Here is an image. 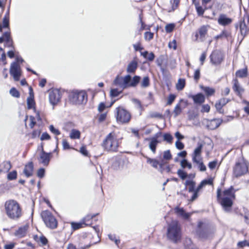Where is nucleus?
Listing matches in <instances>:
<instances>
[{
	"label": "nucleus",
	"mask_w": 249,
	"mask_h": 249,
	"mask_svg": "<svg viewBox=\"0 0 249 249\" xmlns=\"http://www.w3.org/2000/svg\"><path fill=\"white\" fill-rule=\"evenodd\" d=\"M4 209L8 217L13 220L19 219L23 215L20 204L14 199L7 200L4 203Z\"/></svg>",
	"instance_id": "1"
},
{
	"label": "nucleus",
	"mask_w": 249,
	"mask_h": 249,
	"mask_svg": "<svg viewBox=\"0 0 249 249\" xmlns=\"http://www.w3.org/2000/svg\"><path fill=\"white\" fill-rule=\"evenodd\" d=\"M217 197L220 199V204L226 212H229L232 205L233 201L235 199V191L233 188L231 187L224 190L221 196V189L217 190Z\"/></svg>",
	"instance_id": "2"
},
{
	"label": "nucleus",
	"mask_w": 249,
	"mask_h": 249,
	"mask_svg": "<svg viewBox=\"0 0 249 249\" xmlns=\"http://www.w3.org/2000/svg\"><path fill=\"white\" fill-rule=\"evenodd\" d=\"M167 237L172 242L177 244L181 241L182 237L181 230L178 222L172 221L168 226Z\"/></svg>",
	"instance_id": "3"
},
{
	"label": "nucleus",
	"mask_w": 249,
	"mask_h": 249,
	"mask_svg": "<svg viewBox=\"0 0 249 249\" xmlns=\"http://www.w3.org/2000/svg\"><path fill=\"white\" fill-rule=\"evenodd\" d=\"M141 77L135 75L132 79L130 75H126L124 77H117L114 81V84L120 87L122 89L129 87H135L140 82Z\"/></svg>",
	"instance_id": "4"
},
{
	"label": "nucleus",
	"mask_w": 249,
	"mask_h": 249,
	"mask_svg": "<svg viewBox=\"0 0 249 249\" xmlns=\"http://www.w3.org/2000/svg\"><path fill=\"white\" fill-rule=\"evenodd\" d=\"M249 24V12H246L242 19H241L238 23L236 25V28H238L239 27L240 30V33L241 38L239 36L238 39H240V43L243 40L245 36L249 32V28L248 25Z\"/></svg>",
	"instance_id": "5"
},
{
	"label": "nucleus",
	"mask_w": 249,
	"mask_h": 249,
	"mask_svg": "<svg viewBox=\"0 0 249 249\" xmlns=\"http://www.w3.org/2000/svg\"><path fill=\"white\" fill-rule=\"evenodd\" d=\"M116 121L120 124H127L131 119L130 113L122 107H117L114 111Z\"/></svg>",
	"instance_id": "6"
},
{
	"label": "nucleus",
	"mask_w": 249,
	"mask_h": 249,
	"mask_svg": "<svg viewBox=\"0 0 249 249\" xmlns=\"http://www.w3.org/2000/svg\"><path fill=\"white\" fill-rule=\"evenodd\" d=\"M196 235L202 240L209 238L212 232L208 225L202 222H199L196 231Z\"/></svg>",
	"instance_id": "7"
},
{
	"label": "nucleus",
	"mask_w": 249,
	"mask_h": 249,
	"mask_svg": "<svg viewBox=\"0 0 249 249\" xmlns=\"http://www.w3.org/2000/svg\"><path fill=\"white\" fill-rule=\"evenodd\" d=\"M41 216L47 227L52 229H55L57 227V220L49 211H42L41 213Z\"/></svg>",
	"instance_id": "8"
},
{
	"label": "nucleus",
	"mask_w": 249,
	"mask_h": 249,
	"mask_svg": "<svg viewBox=\"0 0 249 249\" xmlns=\"http://www.w3.org/2000/svg\"><path fill=\"white\" fill-rule=\"evenodd\" d=\"M248 170V163L244 160H242L236 163L233 168V173L235 177H239L247 173Z\"/></svg>",
	"instance_id": "9"
},
{
	"label": "nucleus",
	"mask_w": 249,
	"mask_h": 249,
	"mask_svg": "<svg viewBox=\"0 0 249 249\" xmlns=\"http://www.w3.org/2000/svg\"><path fill=\"white\" fill-rule=\"evenodd\" d=\"M213 179L212 178L203 180L196 188V193L194 195H192L190 200L191 201L195 200L198 197L201 190L206 185L213 186Z\"/></svg>",
	"instance_id": "10"
},
{
	"label": "nucleus",
	"mask_w": 249,
	"mask_h": 249,
	"mask_svg": "<svg viewBox=\"0 0 249 249\" xmlns=\"http://www.w3.org/2000/svg\"><path fill=\"white\" fill-rule=\"evenodd\" d=\"M86 94L83 91L73 92L70 95V100L74 104H81L84 103Z\"/></svg>",
	"instance_id": "11"
},
{
	"label": "nucleus",
	"mask_w": 249,
	"mask_h": 249,
	"mask_svg": "<svg viewBox=\"0 0 249 249\" xmlns=\"http://www.w3.org/2000/svg\"><path fill=\"white\" fill-rule=\"evenodd\" d=\"M61 98L60 91L58 89H53L49 91V101L53 106L57 104Z\"/></svg>",
	"instance_id": "12"
},
{
	"label": "nucleus",
	"mask_w": 249,
	"mask_h": 249,
	"mask_svg": "<svg viewBox=\"0 0 249 249\" xmlns=\"http://www.w3.org/2000/svg\"><path fill=\"white\" fill-rule=\"evenodd\" d=\"M222 121L218 119H213L212 120H208L205 119L202 121V124L206 127L211 130H214L217 128L221 124Z\"/></svg>",
	"instance_id": "13"
},
{
	"label": "nucleus",
	"mask_w": 249,
	"mask_h": 249,
	"mask_svg": "<svg viewBox=\"0 0 249 249\" xmlns=\"http://www.w3.org/2000/svg\"><path fill=\"white\" fill-rule=\"evenodd\" d=\"M10 73L13 76L14 80L18 81L21 75L20 68L19 65L17 62H13L10 67Z\"/></svg>",
	"instance_id": "14"
},
{
	"label": "nucleus",
	"mask_w": 249,
	"mask_h": 249,
	"mask_svg": "<svg viewBox=\"0 0 249 249\" xmlns=\"http://www.w3.org/2000/svg\"><path fill=\"white\" fill-rule=\"evenodd\" d=\"M98 110L100 113L97 116L98 122L100 123L103 122L107 118V107L104 103H101L98 106Z\"/></svg>",
	"instance_id": "15"
},
{
	"label": "nucleus",
	"mask_w": 249,
	"mask_h": 249,
	"mask_svg": "<svg viewBox=\"0 0 249 249\" xmlns=\"http://www.w3.org/2000/svg\"><path fill=\"white\" fill-rule=\"evenodd\" d=\"M211 61L214 65L219 64L223 60V54L219 51H213L210 56Z\"/></svg>",
	"instance_id": "16"
},
{
	"label": "nucleus",
	"mask_w": 249,
	"mask_h": 249,
	"mask_svg": "<svg viewBox=\"0 0 249 249\" xmlns=\"http://www.w3.org/2000/svg\"><path fill=\"white\" fill-rule=\"evenodd\" d=\"M233 19L228 17L225 14H220L217 19L218 23L223 26H226L230 25L232 22Z\"/></svg>",
	"instance_id": "17"
},
{
	"label": "nucleus",
	"mask_w": 249,
	"mask_h": 249,
	"mask_svg": "<svg viewBox=\"0 0 249 249\" xmlns=\"http://www.w3.org/2000/svg\"><path fill=\"white\" fill-rule=\"evenodd\" d=\"M120 137L115 135L114 133H110V147L111 150L116 151L119 145V140Z\"/></svg>",
	"instance_id": "18"
},
{
	"label": "nucleus",
	"mask_w": 249,
	"mask_h": 249,
	"mask_svg": "<svg viewBox=\"0 0 249 249\" xmlns=\"http://www.w3.org/2000/svg\"><path fill=\"white\" fill-rule=\"evenodd\" d=\"M51 153H46L42 150L38 158L39 163L43 164L44 166L48 165L51 159Z\"/></svg>",
	"instance_id": "19"
},
{
	"label": "nucleus",
	"mask_w": 249,
	"mask_h": 249,
	"mask_svg": "<svg viewBox=\"0 0 249 249\" xmlns=\"http://www.w3.org/2000/svg\"><path fill=\"white\" fill-rule=\"evenodd\" d=\"M232 89L238 96H241L244 92V89L241 86L238 80L235 78L232 81Z\"/></svg>",
	"instance_id": "20"
},
{
	"label": "nucleus",
	"mask_w": 249,
	"mask_h": 249,
	"mask_svg": "<svg viewBox=\"0 0 249 249\" xmlns=\"http://www.w3.org/2000/svg\"><path fill=\"white\" fill-rule=\"evenodd\" d=\"M202 149V144H198L197 147L195 149L192 154V160L193 161H197V160L201 159V154Z\"/></svg>",
	"instance_id": "21"
},
{
	"label": "nucleus",
	"mask_w": 249,
	"mask_h": 249,
	"mask_svg": "<svg viewBox=\"0 0 249 249\" xmlns=\"http://www.w3.org/2000/svg\"><path fill=\"white\" fill-rule=\"evenodd\" d=\"M28 228V225H24L19 227L15 232V235L18 238H22L24 237L27 233Z\"/></svg>",
	"instance_id": "22"
},
{
	"label": "nucleus",
	"mask_w": 249,
	"mask_h": 249,
	"mask_svg": "<svg viewBox=\"0 0 249 249\" xmlns=\"http://www.w3.org/2000/svg\"><path fill=\"white\" fill-rule=\"evenodd\" d=\"M150 141L149 147L153 153H156V147L160 142L158 140V136L152 137L149 139Z\"/></svg>",
	"instance_id": "23"
},
{
	"label": "nucleus",
	"mask_w": 249,
	"mask_h": 249,
	"mask_svg": "<svg viewBox=\"0 0 249 249\" xmlns=\"http://www.w3.org/2000/svg\"><path fill=\"white\" fill-rule=\"evenodd\" d=\"M215 39L226 38L228 40L232 39L231 33L226 30H223L221 33L214 37Z\"/></svg>",
	"instance_id": "24"
},
{
	"label": "nucleus",
	"mask_w": 249,
	"mask_h": 249,
	"mask_svg": "<svg viewBox=\"0 0 249 249\" xmlns=\"http://www.w3.org/2000/svg\"><path fill=\"white\" fill-rule=\"evenodd\" d=\"M184 184L189 192L193 193V195L195 194L196 188H195L196 182L194 181L193 180H187Z\"/></svg>",
	"instance_id": "25"
},
{
	"label": "nucleus",
	"mask_w": 249,
	"mask_h": 249,
	"mask_svg": "<svg viewBox=\"0 0 249 249\" xmlns=\"http://www.w3.org/2000/svg\"><path fill=\"white\" fill-rule=\"evenodd\" d=\"M207 28L206 26H203L200 27L198 30V34H196V40L198 39V37L199 36L200 40L201 41H202L204 40V37L205 36V35L207 34Z\"/></svg>",
	"instance_id": "26"
},
{
	"label": "nucleus",
	"mask_w": 249,
	"mask_h": 249,
	"mask_svg": "<svg viewBox=\"0 0 249 249\" xmlns=\"http://www.w3.org/2000/svg\"><path fill=\"white\" fill-rule=\"evenodd\" d=\"M192 98L195 104L200 105L204 102L205 98L202 93H198L196 95H191Z\"/></svg>",
	"instance_id": "27"
},
{
	"label": "nucleus",
	"mask_w": 249,
	"mask_h": 249,
	"mask_svg": "<svg viewBox=\"0 0 249 249\" xmlns=\"http://www.w3.org/2000/svg\"><path fill=\"white\" fill-rule=\"evenodd\" d=\"M33 170V163L30 162L25 165L23 172L27 177H29L32 176Z\"/></svg>",
	"instance_id": "28"
},
{
	"label": "nucleus",
	"mask_w": 249,
	"mask_h": 249,
	"mask_svg": "<svg viewBox=\"0 0 249 249\" xmlns=\"http://www.w3.org/2000/svg\"><path fill=\"white\" fill-rule=\"evenodd\" d=\"M230 101V100L229 99L226 98H222L220 99L215 105L216 109L220 111L222 109V107L229 102Z\"/></svg>",
	"instance_id": "29"
},
{
	"label": "nucleus",
	"mask_w": 249,
	"mask_h": 249,
	"mask_svg": "<svg viewBox=\"0 0 249 249\" xmlns=\"http://www.w3.org/2000/svg\"><path fill=\"white\" fill-rule=\"evenodd\" d=\"M138 67V63L136 60L130 62L127 67L126 71L128 73H133L135 72Z\"/></svg>",
	"instance_id": "30"
},
{
	"label": "nucleus",
	"mask_w": 249,
	"mask_h": 249,
	"mask_svg": "<svg viewBox=\"0 0 249 249\" xmlns=\"http://www.w3.org/2000/svg\"><path fill=\"white\" fill-rule=\"evenodd\" d=\"M194 4L196 7L197 14L199 16H203L205 11L208 8L206 5L200 6L198 2H195Z\"/></svg>",
	"instance_id": "31"
},
{
	"label": "nucleus",
	"mask_w": 249,
	"mask_h": 249,
	"mask_svg": "<svg viewBox=\"0 0 249 249\" xmlns=\"http://www.w3.org/2000/svg\"><path fill=\"white\" fill-rule=\"evenodd\" d=\"M32 89L30 88V96L27 99V107L28 109H35V103L33 98V96L31 94Z\"/></svg>",
	"instance_id": "32"
},
{
	"label": "nucleus",
	"mask_w": 249,
	"mask_h": 249,
	"mask_svg": "<svg viewBox=\"0 0 249 249\" xmlns=\"http://www.w3.org/2000/svg\"><path fill=\"white\" fill-rule=\"evenodd\" d=\"M175 210L178 215L182 217L184 219H188L190 216V214L188 213H185L183 208L177 207L175 208Z\"/></svg>",
	"instance_id": "33"
},
{
	"label": "nucleus",
	"mask_w": 249,
	"mask_h": 249,
	"mask_svg": "<svg viewBox=\"0 0 249 249\" xmlns=\"http://www.w3.org/2000/svg\"><path fill=\"white\" fill-rule=\"evenodd\" d=\"M88 225H89V223H84L83 222V221L81 222H78V223H75V222H71V226L73 230H77L81 228L84 227L85 226H88Z\"/></svg>",
	"instance_id": "34"
},
{
	"label": "nucleus",
	"mask_w": 249,
	"mask_h": 249,
	"mask_svg": "<svg viewBox=\"0 0 249 249\" xmlns=\"http://www.w3.org/2000/svg\"><path fill=\"white\" fill-rule=\"evenodd\" d=\"M236 77L239 78H245L248 75V69L247 68L239 70L236 72Z\"/></svg>",
	"instance_id": "35"
},
{
	"label": "nucleus",
	"mask_w": 249,
	"mask_h": 249,
	"mask_svg": "<svg viewBox=\"0 0 249 249\" xmlns=\"http://www.w3.org/2000/svg\"><path fill=\"white\" fill-rule=\"evenodd\" d=\"M202 90H203L207 96H211L215 92V90L213 88L208 87H204L203 86H200Z\"/></svg>",
	"instance_id": "36"
},
{
	"label": "nucleus",
	"mask_w": 249,
	"mask_h": 249,
	"mask_svg": "<svg viewBox=\"0 0 249 249\" xmlns=\"http://www.w3.org/2000/svg\"><path fill=\"white\" fill-rule=\"evenodd\" d=\"M119 87V89H112L110 91V96L112 98V100H113V98L118 96L122 92L123 89H122L120 87Z\"/></svg>",
	"instance_id": "37"
},
{
	"label": "nucleus",
	"mask_w": 249,
	"mask_h": 249,
	"mask_svg": "<svg viewBox=\"0 0 249 249\" xmlns=\"http://www.w3.org/2000/svg\"><path fill=\"white\" fill-rule=\"evenodd\" d=\"M145 158L147 160V162L148 163L150 164L153 167L156 169L158 168L159 161L158 160L154 159H151L147 157H145Z\"/></svg>",
	"instance_id": "38"
},
{
	"label": "nucleus",
	"mask_w": 249,
	"mask_h": 249,
	"mask_svg": "<svg viewBox=\"0 0 249 249\" xmlns=\"http://www.w3.org/2000/svg\"><path fill=\"white\" fill-rule=\"evenodd\" d=\"M80 135L81 133L79 130L73 129L70 134V137L71 139H78L80 138Z\"/></svg>",
	"instance_id": "39"
},
{
	"label": "nucleus",
	"mask_w": 249,
	"mask_h": 249,
	"mask_svg": "<svg viewBox=\"0 0 249 249\" xmlns=\"http://www.w3.org/2000/svg\"><path fill=\"white\" fill-rule=\"evenodd\" d=\"M185 85V80L184 79H179L176 84V88L178 90H181Z\"/></svg>",
	"instance_id": "40"
},
{
	"label": "nucleus",
	"mask_w": 249,
	"mask_h": 249,
	"mask_svg": "<svg viewBox=\"0 0 249 249\" xmlns=\"http://www.w3.org/2000/svg\"><path fill=\"white\" fill-rule=\"evenodd\" d=\"M1 165L2 166V168H1V170L3 172H8L11 168V165L10 161H4Z\"/></svg>",
	"instance_id": "41"
},
{
	"label": "nucleus",
	"mask_w": 249,
	"mask_h": 249,
	"mask_svg": "<svg viewBox=\"0 0 249 249\" xmlns=\"http://www.w3.org/2000/svg\"><path fill=\"white\" fill-rule=\"evenodd\" d=\"M197 160V161H193V162H195L198 164V168L201 171H205L206 170V167L205 165L203 164V163L202 161V159Z\"/></svg>",
	"instance_id": "42"
},
{
	"label": "nucleus",
	"mask_w": 249,
	"mask_h": 249,
	"mask_svg": "<svg viewBox=\"0 0 249 249\" xmlns=\"http://www.w3.org/2000/svg\"><path fill=\"white\" fill-rule=\"evenodd\" d=\"M2 37L4 40L7 43H10V44L12 43V40L10 36V33L9 32H6L3 34Z\"/></svg>",
	"instance_id": "43"
},
{
	"label": "nucleus",
	"mask_w": 249,
	"mask_h": 249,
	"mask_svg": "<svg viewBox=\"0 0 249 249\" xmlns=\"http://www.w3.org/2000/svg\"><path fill=\"white\" fill-rule=\"evenodd\" d=\"M149 85V78L148 76H144L141 82V86L143 88H146Z\"/></svg>",
	"instance_id": "44"
},
{
	"label": "nucleus",
	"mask_w": 249,
	"mask_h": 249,
	"mask_svg": "<svg viewBox=\"0 0 249 249\" xmlns=\"http://www.w3.org/2000/svg\"><path fill=\"white\" fill-rule=\"evenodd\" d=\"M180 165L181 167L183 168H185L186 167L188 168L189 169L192 168V164L188 162L187 160L186 159H184L182 160H181L180 162Z\"/></svg>",
	"instance_id": "45"
},
{
	"label": "nucleus",
	"mask_w": 249,
	"mask_h": 249,
	"mask_svg": "<svg viewBox=\"0 0 249 249\" xmlns=\"http://www.w3.org/2000/svg\"><path fill=\"white\" fill-rule=\"evenodd\" d=\"M95 216V215H88L83 219L82 221L84 223H89V225H90L92 224L90 220Z\"/></svg>",
	"instance_id": "46"
},
{
	"label": "nucleus",
	"mask_w": 249,
	"mask_h": 249,
	"mask_svg": "<svg viewBox=\"0 0 249 249\" xmlns=\"http://www.w3.org/2000/svg\"><path fill=\"white\" fill-rule=\"evenodd\" d=\"M163 140L168 143H172L173 138L172 136L169 133H165L163 136Z\"/></svg>",
	"instance_id": "47"
},
{
	"label": "nucleus",
	"mask_w": 249,
	"mask_h": 249,
	"mask_svg": "<svg viewBox=\"0 0 249 249\" xmlns=\"http://www.w3.org/2000/svg\"><path fill=\"white\" fill-rule=\"evenodd\" d=\"M182 111V109L180 107V105L179 104H177L174 110V113L175 114V117L179 115Z\"/></svg>",
	"instance_id": "48"
},
{
	"label": "nucleus",
	"mask_w": 249,
	"mask_h": 249,
	"mask_svg": "<svg viewBox=\"0 0 249 249\" xmlns=\"http://www.w3.org/2000/svg\"><path fill=\"white\" fill-rule=\"evenodd\" d=\"M153 33L150 32H146L144 35V39L147 41H150L153 38Z\"/></svg>",
	"instance_id": "49"
},
{
	"label": "nucleus",
	"mask_w": 249,
	"mask_h": 249,
	"mask_svg": "<svg viewBox=\"0 0 249 249\" xmlns=\"http://www.w3.org/2000/svg\"><path fill=\"white\" fill-rule=\"evenodd\" d=\"M10 93L12 96L15 97H19L20 96L19 92L14 88H12L10 90Z\"/></svg>",
	"instance_id": "50"
},
{
	"label": "nucleus",
	"mask_w": 249,
	"mask_h": 249,
	"mask_svg": "<svg viewBox=\"0 0 249 249\" xmlns=\"http://www.w3.org/2000/svg\"><path fill=\"white\" fill-rule=\"evenodd\" d=\"M163 159L164 160H169L172 158V155L169 150L165 151L163 152Z\"/></svg>",
	"instance_id": "51"
},
{
	"label": "nucleus",
	"mask_w": 249,
	"mask_h": 249,
	"mask_svg": "<svg viewBox=\"0 0 249 249\" xmlns=\"http://www.w3.org/2000/svg\"><path fill=\"white\" fill-rule=\"evenodd\" d=\"M17 174L16 171H13L8 174L7 178L9 180L15 179L17 178Z\"/></svg>",
	"instance_id": "52"
},
{
	"label": "nucleus",
	"mask_w": 249,
	"mask_h": 249,
	"mask_svg": "<svg viewBox=\"0 0 249 249\" xmlns=\"http://www.w3.org/2000/svg\"><path fill=\"white\" fill-rule=\"evenodd\" d=\"M177 174L178 176L182 179H185L187 177L186 173L181 169H179L178 171Z\"/></svg>",
	"instance_id": "53"
},
{
	"label": "nucleus",
	"mask_w": 249,
	"mask_h": 249,
	"mask_svg": "<svg viewBox=\"0 0 249 249\" xmlns=\"http://www.w3.org/2000/svg\"><path fill=\"white\" fill-rule=\"evenodd\" d=\"M175 25L174 24H168L166 25L165 29L167 33L171 32L175 28Z\"/></svg>",
	"instance_id": "54"
},
{
	"label": "nucleus",
	"mask_w": 249,
	"mask_h": 249,
	"mask_svg": "<svg viewBox=\"0 0 249 249\" xmlns=\"http://www.w3.org/2000/svg\"><path fill=\"white\" fill-rule=\"evenodd\" d=\"M139 21L141 24V27L140 29V31H142L145 29L146 25L142 21V14L139 15Z\"/></svg>",
	"instance_id": "55"
},
{
	"label": "nucleus",
	"mask_w": 249,
	"mask_h": 249,
	"mask_svg": "<svg viewBox=\"0 0 249 249\" xmlns=\"http://www.w3.org/2000/svg\"><path fill=\"white\" fill-rule=\"evenodd\" d=\"M16 245V243L14 242H10L6 244L4 246V249H13Z\"/></svg>",
	"instance_id": "56"
},
{
	"label": "nucleus",
	"mask_w": 249,
	"mask_h": 249,
	"mask_svg": "<svg viewBox=\"0 0 249 249\" xmlns=\"http://www.w3.org/2000/svg\"><path fill=\"white\" fill-rule=\"evenodd\" d=\"M237 245L239 247L241 248H243L246 246L249 247V242L246 240L239 242Z\"/></svg>",
	"instance_id": "57"
},
{
	"label": "nucleus",
	"mask_w": 249,
	"mask_h": 249,
	"mask_svg": "<svg viewBox=\"0 0 249 249\" xmlns=\"http://www.w3.org/2000/svg\"><path fill=\"white\" fill-rule=\"evenodd\" d=\"M200 70L197 69L195 71L194 74V78L196 81H197L200 78Z\"/></svg>",
	"instance_id": "58"
},
{
	"label": "nucleus",
	"mask_w": 249,
	"mask_h": 249,
	"mask_svg": "<svg viewBox=\"0 0 249 249\" xmlns=\"http://www.w3.org/2000/svg\"><path fill=\"white\" fill-rule=\"evenodd\" d=\"M176 98V95L174 94H170L167 100V104L169 105H170L172 104V103L174 102Z\"/></svg>",
	"instance_id": "59"
},
{
	"label": "nucleus",
	"mask_w": 249,
	"mask_h": 249,
	"mask_svg": "<svg viewBox=\"0 0 249 249\" xmlns=\"http://www.w3.org/2000/svg\"><path fill=\"white\" fill-rule=\"evenodd\" d=\"M49 128L50 130L54 134L58 135L60 134V131L57 129L55 128L53 125H50Z\"/></svg>",
	"instance_id": "60"
},
{
	"label": "nucleus",
	"mask_w": 249,
	"mask_h": 249,
	"mask_svg": "<svg viewBox=\"0 0 249 249\" xmlns=\"http://www.w3.org/2000/svg\"><path fill=\"white\" fill-rule=\"evenodd\" d=\"M9 18L5 16L3 19V27L8 28L9 27Z\"/></svg>",
	"instance_id": "61"
},
{
	"label": "nucleus",
	"mask_w": 249,
	"mask_h": 249,
	"mask_svg": "<svg viewBox=\"0 0 249 249\" xmlns=\"http://www.w3.org/2000/svg\"><path fill=\"white\" fill-rule=\"evenodd\" d=\"M167 162L165 161L164 160H162L160 162H159V170L162 173L163 170H164V166L165 164H166Z\"/></svg>",
	"instance_id": "62"
},
{
	"label": "nucleus",
	"mask_w": 249,
	"mask_h": 249,
	"mask_svg": "<svg viewBox=\"0 0 249 249\" xmlns=\"http://www.w3.org/2000/svg\"><path fill=\"white\" fill-rule=\"evenodd\" d=\"M175 144H176V147L179 150H181L184 148V144L182 142H180L178 140L176 142Z\"/></svg>",
	"instance_id": "63"
},
{
	"label": "nucleus",
	"mask_w": 249,
	"mask_h": 249,
	"mask_svg": "<svg viewBox=\"0 0 249 249\" xmlns=\"http://www.w3.org/2000/svg\"><path fill=\"white\" fill-rule=\"evenodd\" d=\"M41 131L39 130H35L32 133V138H37L39 136Z\"/></svg>",
	"instance_id": "64"
}]
</instances>
